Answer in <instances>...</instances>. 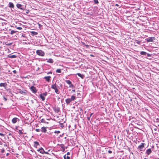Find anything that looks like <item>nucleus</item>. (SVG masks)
I'll return each mask as SVG.
<instances>
[{
  "instance_id": "0e129e2a",
  "label": "nucleus",
  "mask_w": 159,
  "mask_h": 159,
  "mask_svg": "<svg viewBox=\"0 0 159 159\" xmlns=\"http://www.w3.org/2000/svg\"><path fill=\"white\" fill-rule=\"evenodd\" d=\"M26 13H28V12H27V11H26Z\"/></svg>"
},
{
  "instance_id": "f8f14e48",
  "label": "nucleus",
  "mask_w": 159,
  "mask_h": 159,
  "mask_svg": "<svg viewBox=\"0 0 159 159\" xmlns=\"http://www.w3.org/2000/svg\"><path fill=\"white\" fill-rule=\"evenodd\" d=\"M71 102V100L70 98H67L66 100V102L67 104H69Z\"/></svg>"
},
{
  "instance_id": "f257e3e1",
  "label": "nucleus",
  "mask_w": 159,
  "mask_h": 159,
  "mask_svg": "<svg viewBox=\"0 0 159 159\" xmlns=\"http://www.w3.org/2000/svg\"><path fill=\"white\" fill-rule=\"evenodd\" d=\"M57 87H58V86L56 84V83L52 84L51 86V88L55 90V92L56 93L59 94V92L58 89Z\"/></svg>"
},
{
  "instance_id": "8fccbe9b",
  "label": "nucleus",
  "mask_w": 159,
  "mask_h": 159,
  "mask_svg": "<svg viewBox=\"0 0 159 159\" xmlns=\"http://www.w3.org/2000/svg\"><path fill=\"white\" fill-rule=\"evenodd\" d=\"M52 74V72H48L47 73V74Z\"/></svg>"
},
{
  "instance_id": "4d7b16f0",
  "label": "nucleus",
  "mask_w": 159,
  "mask_h": 159,
  "mask_svg": "<svg viewBox=\"0 0 159 159\" xmlns=\"http://www.w3.org/2000/svg\"><path fill=\"white\" fill-rule=\"evenodd\" d=\"M157 130V129L156 128H155L154 129V130H155V131H156Z\"/></svg>"
},
{
  "instance_id": "20e7f679",
  "label": "nucleus",
  "mask_w": 159,
  "mask_h": 159,
  "mask_svg": "<svg viewBox=\"0 0 159 159\" xmlns=\"http://www.w3.org/2000/svg\"><path fill=\"white\" fill-rule=\"evenodd\" d=\"M145 144L143 143H141L140 145L139 146L138 148V149H139L140 151L144 150V145Z\"/></svg>"
},
{
  "instance_id": "6e6d98bb",
  "label": "nucleus",
  "mask_w": 159,
  "mask_h": 159,
  "mask_svg": "<svg viewBox=\"0 0 159 159\" xmlns=\"http://www.w3.org/2000/svg\"><path fill=\"white\" fill-rule=\"evenodd\" d=\"M9 154V153H7L6 155H7V156Z\"/></svg>"
},
{
  "instance_id": "473e14b6",
  "label": "nucleus",
  "mask_w": 159,
  "mask_h": 159,
  "mask_svg": "<svg viewBox=\"0 0 159 159\" xmlns=\"http://www.w3.org/2000/svg\"><path fill=\"white\" fill-rule=\"evenodd\" d=\"M1 152L2 153H3L5 152V150L3 148L2 149Z\"/></svg>"
},
{
  "instance_id": "9d476101",
  "label": "nucleus",
  "mask_w": 159,
  "mask_h": 159,
  "mask_svg": "<svg viewBox=\"0 0 159 159\" xmlns=\"http://www.w3.org/2000/svg\"><path fill=\"white\" fill-rule=\"evenodd\" d=\"M51 78V77L50 76H45L44 77V79H45V80L48 82H49Z\"/></svg>"
},
{
  "instance_id": "72a5a7b5",
  "label": "nucleus",
  "mask_w": 159,
  "mask_h": 159,
  "mask_svg": "<svg viewBox=\"0 0 159 159\" xmlns=\"http://www.w3.org/2000/svg\"><path fill=\"white\" fill-rule=\"evenodd\" d=\"M43 95L44 96H46L47 95V92L43 93Z\"/></svg>"
},
{
  "instance_id": "7c9ffc66",
  "label": "nucleus",
  "mask_w": 159,
  "mask_h": 159,
  "mask_svg": "<svg viewBox=\"0 0 159 159\" xmlns=\"http://www.w3.org/2000/svg\"><path fill=\"white\" fill-rule=\"evenodd\" d=\"M60 132L59 131H57V130H55L54 132V133L55 134H59V133H60Z\"/></svg>"
},
{
  "instance_id": "9b49d317",
  "label": "nucleus",
  "mask_w": 159,
  "mask_h": 159,
  "mask_svg": "<svg viewBox=\"0 0 159 159\" xmlns=\"http://www.w3.org/2000/svg\"><path fill=\"white\" fill-rule=\"evenodd\" d=\"M76 75H77L79 76L82 79H84L85 77L84 75H82L80 73H77Z\"/></svg>"
},
{
  "instance_id": "cd10ccee",
  "label": "nucleus",
  "mask_w": 159,
  "mask_h": 159,
  "mask_svg": "<svg viewBox=\"0 0 159 159\" xmlns=\"http://www.w3.org/2000/svg\"><path fill=\"white\" fill-rule=\"evenodd\" d=\"M93 1L95 4H98L99 3L98 0H93Z\"/></svg>"
},
{
  "instance_id": "58836bf2",
  "label": "nucleus",
  "mask_w": 159,
  "mask_h": 159,
  "mask_svg": "<svg viewBox=\"0 0 159 159\" xmlns=\"http://www.w3.org/2000/svg\"><path fill=\"white\" fill-rule=\"evenodd\" d=\"M3 98L4 99V100L6 101L7 100V98H6L5 96L3 97Z\"/></svg>"
},
{
  "instance_id": "3c124183",
  "label": "nucleus",
  "mask_w": 159,
  "mask_h": 159,
  "mask_svg": "<svg viewBox=\"0 0 159 159\" xmlns=\"http://www.w3.org/2000/svg\"><path fill=\"white\" fill-rule=\"evenodd\" d=\"M25 63H26V64H29V63H28V61H26Z\"/></svg>"
},
{
  "instance_id": "680f3d73",
  "label": "nucleus",
  "mask_w": 159,
  "mask_h": 159,
  "mask_svg": "<svg viewBox=\"0 0 159 159\" xmlns=\"http://www.w3.org/2000/svg\"><path fill=\"white\" fill-rule=\"evenodd\" d=\"M39 67H38V70H39Z\"/></svg>"
},
{
  "instance_id": "603ef678",
  "label": "nucleus",
  "mask_w": 159,
  "mask_h": 159,
  "mask_svg": "<svg viewBox=\"0 0 159 159\" xmlns=\"http://www.w3.org/2000/svg\"><path fill=\"white\" fill-rule=\"evenodd\" d=\"M115 6H118V5L117 4H116Z\"/></svg>"
},
{
  "instance_id": "09e8293b",
  "label": "nucleus",
  "mask_w": 159,
  "mask_h": 159,
  "mask_svg": "<svg viewBox=\"0 0 159 159\" xmlns=\"http://www.w3.org/2000/svg\"><path fill=\"white\" fill-rule=\"evenodd\" d=\"M90 117H87V119H88V120H90Z\"/></svg>"
},
{
  "instance_id": "f704fd0d",
  "label": "nucleus",
  "mask_w": 159,
  "mask_h": 159,
  "mask_svg": "<svg viewBox=\"0 0 159 159\" xmlns=\"http://www.w3.org/2000/svg\"><path fill=\"white\" fill-rule=\"evenodd\" d=\"M19 133L20 134H23V132H22L21 130H19Z\"/></svg>"
},
{
  "instance_id": "ea45409f",
  "label": "nucleus",
  "mask_w": 159,
  "mask_h": 159,
  "mask_svg": "<svg viewBox=\"0 0 159 159\" xmlns=\"http://www.w3.org/2000/svg\"><path fill=\"white\" fill-rule=\"evenodd\" d=\"M70 85L69 87H74V85L72 84V83Z\"/></svg>"
},
{
  "instance_id": "6ab92c4d",
  "label": "nucleus",
  "mask_w": 159,
  "mask_h": 159,
  "mask_svg": "<svg viewBox=\"0 0 159 159\" xmlns=\"http://www.w3.org/2000/svg\"><path fill=\"white\" fill-rule=\"evenodd\" d=\"M17 56L15 55H10L8 56V57L11 58H15Z\"/></svg>"
},
{
  "instance_id": "69168bd1",
  "label": "nucleus",
  "mask_w": 159,
  "mask_h": 159,
  "mask_svg": "<svg viewBox=\"0 0 159 159\" xmlns=\"http://www.w3.org/2000/svg\"><path fill=\"white\" fill-rule=\"evenodd\" d=\"M144 159H148V158H145Z\"/></svg>"
},
{
  "instance_id": "f03ea898",
  "label": "nucleus",
  "mask_w": 159,
  "mask_h": 159,
  "mask_svg": "<svg viewBox=\"0 0 159 159\" xmlns=\"http://www.w3.org/2000/svg\"><path fill=\"white\" fill-rule=\"evenodd\" d=\"M140 54L144 58H146L147 59H148V58L147 57H149L151 56V54L144 51L141 52Z\"/></svg>"
},
{
  "instance_id": "4be33fe9",
  "label": "nucleus",
  "mask_w": 159,
  "mask_h": 159,
  "mask_svg": "<svg viewBox=\"0 0 159 159\" xmlns=\"http://www.w3.org/2000/svg\"><path fill=\"white\" fill-rule=\"evenodd\" d=\"M141 42L140 41H139V40H135V42H134L135 43H136L138 44H140Z\"/></svg>"
},
{
  "instance_id": "338daca9",
  "label": "nucleus",
  "mask_w": 159,
  "mask_h": 159,
  "mask_svg": "<svg viewBox=\"0 0 159 159\" xmlns=\"http://www.w3.org/2000/svg\"><path fill=\"white\" fill-rule=\"evenodd\" d=\"M16 129H17V128H16Z\"/></svg>"
},
{
  "instance_id": "a211bd4d",
  "label": "nucleus",
  "mask_w": 159,
  "mask_h": 159,
  "mask_svg": "<svg viewBox=\"0 0 159 159\" xmlns=\"http://www.w3.org/2000/svg\"><path fill=\"white\" fill-rule=\"evenodd\" d=\"M41 131L42 132L46 133L47 131V130L44 127H42L41 128Z\"/></svg>"
},
{
  "instance_id": "4c0bfd02",
  "label": "nucleus",
  "mask_w": 159,
  "mask_h": 159,
  "mask_svg": "<svg viewBox=\"0 0 159 159\" xmlns=\"http://www.w3.org/2000/svg\"><path fill=\"white\" fill-rule=\"evenodd\" d=\"M48 154V152H46L44 151V152H43V153H42V154Z\"/></svg>"
},
{
  "instance_id": "c756f323",
  "label": "nucleus",
  "mask_w": 159,
  "mask_h": 159,
  "mask_svg": "<svg viewBox=\"0 0 159 159\" xmlns=\"http://www.w3.org/2000/svg\"><path fill=\"white\" fill-rule=\"evenodd\" d=\"M61 148L62 149H63V151H65V148L64 147V145H62L61 146Z\"/></svg>"
},
{
  "instance_id": "e2e57ef3",
  "label": "nucleus",
  "mask_w": 159,
  "mask_h": 159,
  "mask_svg": "<svg viewBox=\"0 0 159 159\" xmlns=\"http://www.w3.org/2000/svg\"><path fill=\"white\" fill-rule=\"evenodd\" d=\"M91 56H93V55H90Z\"/></svg>"
},
{
  "instance_id": "393cba45",
  "label": "nucleus",
  "mask_w": 159,
  "mask_h": 159,
  "mask_svg": "<svg viewBox=\"0 0 159 159\" xmlns=\"http://www.w3.org/2000/svg\"><path fill=\"white\" fill-rule=\"evenodd\" d=\"M56 72L57 73H61V70L60 69H57L56 70Z\"/></svg>"
},
{
  "instance_id": "49530a36",
  "label": "nucleus",
  "mask_w": 159,
  "mask_h": 159,
  "mask_svg": "<svg viewBox=\"0 0 159 159\" xmlns=\"http://www.w3.org/2000/svg\"><path fill=\"white\" fill-rule=\"evenodd\" d=\"M156 122H159V119L158 118H157L156 119Z\"/></svg>"
},
{
  "instance_id": "c85d7f7f",
  "label": "nucleus",
  "mask_w": 159,
  "mask_h": 159,
  "mask_svg": "<svg viewBox=\"0 0 159 159\" xmlns=\"http://www.w3.org/2000/svg\"><path fill=\"white\" fill-rule=\"evenodd\" d=\"M31 33L34 35H36L37 34V33L34 31H32Z\"/></svg>"
},
{
  "instance_id": "13d9d810",
  "label": "nucleus",
  "mask_w": 159,
  "mask_h": 159,
  "mask_svg": "<svg viewBox=\"0 0 159 159\" xmlns=\"http://www.w3.org/2000/svg\"><path fill=\"white\" fill-rule=\"evenodd\" d=\"M4 146H7V145L5 144L4 145Z\"/></svg>"
},
{
  "instance_id": "423d86ee",
  "label": "nucleus",
  "mask_w": 159,
  "mask_h": 159,
  "mask_svg": "<svg viewBox=\"0 0 159 159\" xmlns=\"http://www.w3.org/2000/svg\"><path fill=\"white\" fill-rule=\"evenodd\" d=\"M16 7H17L22 10H24L23 7L22 6V5L18 3L16 4Z\"/></svg>"
},
{
  "instance_id": "39448f33",
  "label": "nucleus",
  "mask_w": 159,
  "mask_h": 159,
  "mask_svg": "<svg viewBox=\"0 0 159 159\" xmlns=\"http://www.w3.org/2000/svg\"><path fill=\"white\" fill-rule=\"evenodd\" d=\"M155 40V38L154 37H149L146 39L147 42H152Z\"/></svg>"
},
{
  "instance_id": "2f4dec72",
  "label": "nucleus",
  "mask_w": 159,
  "mask_h": 159,
  "mask_svg": "<svg viewBox=\"0 0 159 159\" xmlns=\"http://www.w3.org/2000/svg\"><path fill=\"white\" fill-rule=\"evenodd\" d=\"M47 62L51 63H52L53 62V60H48Z\"/></svg>"
},
{
  "instance_id": "e433bc0d",
  "label": "nucleus",
  "mask_w": 159,
  "mask_h": 159,
  "mask_svg": "<svg viewBox=\"0 0 159 159\" xmlns=\"http://www.w3.org/2000/svg\"><path fill=\"white\" fill-rule=\"evenodd\" d=\"M40 130V129H35V131L37 132H39Z\"/></svg>"
},
{
  "instance_id": "864d4df0",
  "label": "nucleus",
  "mask_w": 159,
  "mask_h": 159,
  "mask_svg": "<svg viewBox=\"0 0 159 159\" xmlns=\"http://www.w3.org/2000/svg\"><path fill=\"white\" fill-rule=\"evenodd\" d=\"M102 61H104V62H107V61H105V60H102Z\"/></svg>"
},
{
  "instance_id": "c03bdc74",
  "label": "nucleus",
  "mask_w": 159,
  "mask_h": 159,
  "mask_svg": "<svg viewBox=\"0 0 159 159\" xmlns=\"http://www.w3.org/2000/svg\"><path fill=\"white\" fill-rule=\"evenodd\" d=\"M13 72L14 73V74H16V70H14L13 71Z\"/></svg>"
},
{
  "instance_id": "a18cd8bd",
  "label": "nucleus",
  "mask_w": 159,
  "mask_h": 159,
  "mask_svg": "<svg viewBox=\"0 0 159 159\" xmlns=\"http://www.w3.org/2000/svg\"><path fill=\"white\" fill-rule=\"evenodd\" d=\"M20 93H21V94H22V93H25V92H24L23 91H20Z\"/></svg>"
},
{
  "instance_id": "a878e982",
  "label": "nucleus",
  "mask_w": 159,
  "mask_h": 159,
  "mask_svg": "<svg viewBox=\"0 0 159 159\" xmlns=\"http://www.w3.org/2000/svg\"><path fill=\"white\" fill-rule=\"evenodd\" d=\"M15 32H16L15 31L13 30H12L11 31L10 34H14Z\"/></svg>"
},
{
  "instance_id": "0eeeda50",
  "label": "nucleus",
  "mask_w": 159,
  "mask_h": 159,
  "mask_svg": "<svg viewBox=\"0 0 159 159\" xmlns=\"http://www.w3.org/2000/svg\"><path fill=\"white\" fill-rule=\"evenodd\" d=\"M30 89L33 93H35L37 92V90L35 87L32 86L30 88Z\"/></svg>"
},
{
  "instance_id": "a19ab883",
  "label": "nucleus",
  "mask_w": 159,
  "mask_h": 159,
  "mask_svg": "<svg viewBox=\"0 0 159 159\" xmlns=\"http://www.w3.org/2000/svg\"><path fill=\"white\" fill-rule=\"evenodd\" d=\"M75 89L72 90L71 91L72 93H75Z\"/></svg>"
},
{
  "instance_id": "2eb2a0df",
  "label": "nucleus",
  "mask_w": 159,
  "mask_h": 159,
  "mask_svg": "<svg viewBox=\"0 0 159 159\" xmlns=\"http://www.w3.org/2000/svg\"><path fill=\"white\" fill-rule=\"evenodd\" d=\"M9 7L10 8H14V5L12 2H10L9 3Z\"/></svg>"
},
{
  "instance_id": "bf43d9fd",
  "label": "nucleus",
  "mask_w": 159,
  "mask_h": 159,
  "mask_svg": "<svg viewBox=\"0 0 159 159\" xmlns=\"http://www.w3.org/2000/svg\"><path fill=\"white\" fill-rule=\"evenodd\" d=\"M48 60H52V59H51V58H49V59Z\"/></svg>"
},
{
  "instance_id": "b1692460",
  "label": "nucleus",
  "mask_w": 159,
  "mask_h": 159,
  "mask_svg": "<svg viewBox=\"0 0 159 159\" xmlns=\"http://www.w3.org/2000/svg\"><path fill=\"white\" fill-rule=\"evenodd\" d=\"M65 82L68 84H71V82L70 80H66Z\"/></svg>"
},
{
  "instance_id": "5fc2aeb1",
  "label": "nucleus",
  "mask_w": 159,
  "mask_h": 159,
  "mask_svg": "<svg viewBox=\"0 0 159 159\" xmlns=\"http://www.w3.org/2000/svg\"><path fill=\"white\" fill-rule=\"evenodd\" d=\"M92 114H93V113H91V114L90 115V117L92 116Z\"/></svg>"
},
{
  "instance_id": "c9c22d12",
  "label": "nucleus",
  "mask_w": 159,
  "mask_h": 159,
  "mask_svg": "<svg viewBox=\"0 0 159 159\" xmlns=\"http://www.w3.org/2000/svg\"><path fill=\"white\" fill-rule=\"evenodd\" d=\"M17 29H18L19 30H21L22 29V28L20 27H17Z\"/></svg>"
},
{
  "instance_id": "f3484780",
  "label": "nucleus",
  "mask_w": 159,
  "mask_h": 159,
  "mask_svg": "<svg viewBox=\"0 0 159 159\" xmlns=\"http://www.w3.org/2000/svg\"><path fill=\"white\" fill-rule=\"evenodd\" d=\"M34 143V147H35L36 148L37 146H38V145H39V143L38 142L35 141Z\"/></svg>"
},
{
  "instance_id": "052dcab7",
  "label": "nucleus",
  "mask_w": 159,
  "mask_h": 159,
  "mask_svg": "<svg viewBox=\"0 0 159 159\" xmlns=\"http://www.w3.org/2000/svg\"><path fill=\"white\" fill-rule=\"evenodd\" d=\"M2 143H0V145H2Z\"/></svg>"
},
{
  "instance_id": "bb28decb",
  "label": "nucleus",
  "mask_w": 159,
  "mask_h": 159,
  "mask_svg": "<svg viewBox=\"0 0 159 159\" xmlns=\"http://www.w3.org/2000/svg\"><path fill=\"white\" fill-rule=\"evenodd\" d=\"M41 122L42 123H45V121L44 119H42L41 120Z\"/></svg>"
},
{
  "instance_id": "774afa93",
  "label": "nucleus",
  "mask_w": 159,
  "mask_h": 159,
  "mask_svg": "<svg viewBox=\"0 0 159 159\" xmlns=\"http://www.w3.org/2000/svg\"><path fill=\"white\" fill-rule=\"evenodd\" d=\"M158 125V126H159V125Z\"/></svg>"
},
{
  "instance_id": "6e6552de",
  "label": "nucleus",
  "mask_w": 159,
  "mask_h": 159,
  "mask_svg": "<svg viewBox=\"0 0 159 159\" xmlns=\"http://www.w3.org/2000/svg\"><path fill=\"white\" fill-rule=\"evenodd\" d=\"M152 151L151 148H149L147 149L146 151V154L148 155H149L152 152Z\"/></svg>"
},
{
  "instance_id": "5701e85b",
  "label": "nucleus",
  "mask_w": 159,
  "mask_h": 159,
  "mask_svg": "<svg viewBox=\"0 0 159 159\" xmlns=\"http://www.w3.org/2000/svg\"><path fill=\"white\" fill-rule=\"evenodd\" d=\"M64 159H70V157L68 156H66V155L64 156Z\"/></svg>"
},
{
  "instance_id": "37998d69",
  "label": "nucleus",
  "mask_w": 159,
  "mask_h": 159,
  "mask_svg": "<svg viewBox=\"0 0 159 159\" xmlns=\"http://www.w3.org/2000/svg\"><path fill=\"white\" fill-rule=\"evenodd\" d=\"M0 135L2 136H4V134H3L2 133H0Z\"/></svg>"
},
{
  "instance_id": "dca6fc26",
  "label": "nucleus",
  "mask_w": 159,
  "mask_h": 159,
  "mask_svg": "<svg viewBox=\"0 0 159 159\" xmlns=\"http://www.w3.org/2000/svg\"><path fill=\"white\" fill-rule=\"evenodd\" d=\"M60 109L59 107L55 108L54 109V111L57 113H58L60 111Z\"/></svg>"
},
{
  "instance_id": "ddd939ff",
  "label": "nucleus",
  "mask_w": 159,
  "mask_h": 159,
  "mask_svg": "<svg viewBox=\"0 0 159 159\" xmlns=\"http://www.w3.org/2000/svg\"><path fill=\"white\" fill-rule=\"evenodd\" d=\"M37 151H39L40 153L42 154L43 153V152H44V150L42 148H41L37 150Z\"/></svg>"
},
{
  "instance_id": "79ce46f5",
  "label": "nucleus",
  "mask_w": 159,
  "mask_h": 159,
  "mask_svg": "<svg viewBox=\"0 0 159 159\" xmlns=\"http://www.w3.org/2000/svg\"><path fill=\"white\" fill-rule=\"evenodd\" d=\"M108 153L110 154L111 153H112V151L110 150H108Z\"/></svg>"
},
{
  "instance_id": "4468645a",
  "label": "nucleus",
  "mask_w": 159,
  "mask_h": 159,
  "mask_svg": "<svg viewBox=\"0 0 159 159\" xmlns=\"http://www.w3.org/2000/svg\"><path fill=\"white\" fill-rule=\"evenodd\" d=\"M7 85V84L6 83H1L0 84V87H5Z\"/></svg>"
},
{
  "instance_id": "1a4fd4ad",
  "label": "nucleus",
  "mask_w": 159,
  "mask_h": 159,
  "mask_svg": "<svg viewBox=\"0 0 159 159\" xmlns=\"http://www.w3.org/2000/svg\"><path fill=\"white\" fill-rule=\"evenodd\" d=\"M19 120V119L18 118H16V117H15L12 119V122L14 124V123H16L17 122V120Z\"/></svg>"
},
{
  "instance_id": "412c9836",
  "label": "nucleus",
  "mask_w": 159,
  "mask_h": 159,
  "mask_svg": "<svg viewBox=\"0 0 159 159\" xmlns=\"http://www.w3.org/2000/svg\"><path fill=\"white\" fill-rule=\"evenodd\" d=\"M76 98V97L74 96H71V98H70L71 101L75 100Z\"/></svg>"
},
{
  "instance_id": "7ed1b4c3",
  "label": "nucleus",
  "mask_w": 159,
  "mask_h": 159,
  "mask_svg": "<svg viewBox=\"0 0 159 159\" xmlns=\"http://www.w3.org/2000/svg\"><path fill=\"white\" fill-rule=\"evenodd\" d=\"M36 53L38 55L43 56L44 55V52L41 50H37L36 51Z\"/></svg>"
},
{
  "instance_id": "aec40b11",
  "label": "nucleus",
  "mask_w": 159,
  "mask_h": 159,
  "mask_svg": "<svg viewBox=\"0 0 159 159\" xmlns=\"http://www.w3.org/2000/svg\"><path fill=\"white\" fill-rule=\"evenodd\" d=\"M39 97L41 98L43 101H44L45 99V98L44 96L42 94H40L39 95Z\"/></svg>"
},
{
  "instance_id": "de8ad7c7",
  "label": "nucleus",
  "mask_w": 159,
  "mask_h": 159,
  "mask_svg": "<svg viewBox=\"0 0 159 159\" xmlns=\"http://www.w3.org/2000/svg\"><path fill=\"white\" fill-rule=\"evenodd\" d=\"M70 152H67V153L66 154V155L68 156V155H70Z\"/></svg>"
}]
</instances>
